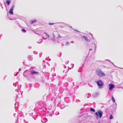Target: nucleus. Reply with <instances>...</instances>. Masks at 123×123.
I'll list each match as a JSON object with an SVG mask.
<instances>
[{
	"label": "nucleus",
	"instance_id": "40",
	"mask_svg": "<svg viewBox=\"0 0 123 123\" xmlns=\"http://www.w3.org/2000/svg\"><path fill=\"white\" fill-rule=\"evenodd\" d=\"M114 66L115 67H117V68H118V67H117V66H116L115 65H114Z\"/></svg>",
	"mask_w": 123,
	"mask_h": 123
},
{
	"label": "nucleus",
	"instance_id": "13",
	"mask_svg": "<svg viewBox=\"0 0 123 123\" xmlns=\"http://www.w3.org/2000/svg\"><path fill=\"white\" fill-rule=\"evenodd\" d=\"M23 92L21 91L18 92V94L20 95L19 97H20L21 96V95L23 93Z\"/></svg>",
	"mask_w": 123,
	"mask_h": 123
},
{
	"label": "nucleus",
	"instance_id": "4",
	"mask_svg": "<svg viewBox=\"0 0 123 123\" xmlns=\"http://www.w3.org/2000/svg\"><path fill=\"white\" fill-rule=\"evenodd\" d=\"M14 5H13L11 8L10 10L9 11V13L11 15L13 14V10L14 8Z\"/></svg>",
	"mask_w": 123,
	"mask_h": 123
},
{
	"label": "nucleus",
	"instance_id": "48",
	"mask_svg": "<svg viewBox=\"0 0 123 123\" xmlns=\"http://www.w3.org/2000/svg\"><path fill=\"white\" fill-rule=\"evenodd\" d=\"M95 49H96V47H95Z\"/></svg>",
	"mask_w": 123,
	"mask_h": 123
},
{
	"label": "nucleus",
	"instance_id": "43",
	"mask_svg": "<svg viewBox=\"0 0 123 123\" xmlns=\"http://www.w3.org/2000/svg\"><path fill=\"white\" fill-rule=\"evenodd\" d=\"M98 123H100L99 121H98Z\"/></svg>",
	"mask_w": 123,
	"mask_h": 123
},
{
	"label": "nucleus",
	"instance_id": "45",
	"mask_svg": "<svg viewBox=\"0 0 123 123\" xmlns=\"http://www.w3.org/2000/svg\"><path fill=\"white\" fill-rule=\"evenodd\" d=\"M73 84L74 85V82L73 83Z\"/></svg>",
	"mask_w": 123,
	"mask_h": 123
},
{
	"label": "nucleus",
	"instance_id": "38",
	"mask_svg": "<svg viewBox=\"0 0 123 123\" xmlns=\"http://www.w3.org/2000/svg\"><path fill=\"white\" fill-rule=\"evenodd\" d=\"M74 30L75 31H77L78 32H79V31H77V30Z\"/></svg>",
	"mask_w": 123,
	"mask_h": 123
},
{
	"label": "nucleus",
	"instance_id": "16",
	"mask_svg": "<svg viewBox=\"0 0 123 123\" xmlns=\"http://www.w3.org/2000/svg\"><path fill=\"white\" fill-rule=\"evenodd\" d=\"M98 95V93H95L93 95V96L94 97H97Z\"/></svg>",
	"mask_w": 123,
	"mask_h": 123
},
{
	"label": "nucleus",
	"instance_id": "31",
	"mask_svg": "<svg viewBox=\"0 0 123 123\" xmlns=\"http://www.w3.org/2000/svg\"><path fill=\"white\" fill-rule=\"evenodd\" d=\"M49 24L50 25H52L54 24V23H49Z\"/></svg>",
	"mask_w": 123,
	"mask_h": 123
},
{
	"label": "nucleus",
	"instance_id": "51",
	"mask_svg": "<svg viewBox=\"0 0 123 123\" xmlns=\"http://www.w3.org/2000/svg\"><path fill=\"white\" fill-rule=\"evenodd\" d=\"M58 114H59V112H58Z\"/></svg>",
	"mask_w": 123,
	"mask_h": 123
},
{
	"label": "nucleus",
	"instance_id": "30",
	"mask_svg": "<svg viewBox=\"0 0 123 123\" xmlns=\"http://www.w3.org/2000/svg\"><path fill=\"white\" fill-rule=\"evenodd\" d=\"M33 53L35 54H37V52H34V51L33 52Z\"/></svg>",
	"mask_w": 123,
	"mask_h": 123
},
{
	"label": "nucleus",
	"instance_id": "22",
	"mask_svg": "<svg viewBox=\"0 0 123 123\" xmlns=\"http://www.w3.org/2000/svg\"><path fill=\"white\" fill-rule=\"evenodd\" d=\"M74 65V64H71V68H69L70 69H71L73 67Z\"/></svg>",
	"mask_w": 123,
	"mask_h": 123
},
{
	"label": "nucleus",
	"instance_id": "27",
	"mask_svg": "<svg viewBox=\"0 0 123 123\" xmlns=\"http://www.w3.org/2000/svg\"><path fill=\"white\" fill-rule=\"evenodd\" d=\"M51 40H53V41H55V38H54L53 37V38H51Z\"/></svg>",
	"mask_w": 123,
	"mask_h": 123
},
{
	"label": "nucleus",
	"instance_id": "8",
	"mask_svg": "<svg viewBox=\"0 0 123 123\" xmlns=\"http://www.w3.org/2000/svg\"><path fill=\"white\" fill-rule=\"evenodd\" d=\"M31 73L32 74H39V73L37 72H36L34 70H32L31 71Z\"/></svg>",
	"mask_w": 123,
	"mask_h": 123
},
{
	"label": "nucleus",
	"instance_id": "12",
	"mask_svg": "<svg viewBox=\"0 0 123 123\" xmlns=\"http://www.w3.org/2000/svg\"><path fill=\"white\" fill-rule=\"evenodd\" d=\"M43 39H40L38 41H37V42L38 43H40L43 42Z\"/></svg>",
	"mask_w": 123,
	"mask_h": 123
},
{
	"label": "nucleus",
	"instance_id": "14",
	"mask_svg": "<svg viewBox=\"0 0 123 123\" xmlns=\"http://www.w3.org/2000/svg\"><path fill=\"white\" fill-rule=\"evenodd\" d=\"M65 107V106L64 104H63L60 105V108L61 109H63Z\"/></svg>",
	"mask_w": 123,
	"mask_h": 123
},
{
	"label": "nucleus",
	"instance_id": "47",
	"mask_svg": "<svg viewBox=\"0 0 123 123\" xmlns=\"http://www.w3.org/2000/svg\"><path fill=\"white\" fill-rule=\"evenodd\" d=\"M121 68V69H123V68Z\"/></svg>",
	"mask_w": 123,
	"mask_h": 123
},
{
	"label": "nucleus",
	"instance_id": "20",
	"mask_svg": "<svg viewBox=\"0 0 123 123\" xmlns=\"http://www.w3.org/2000/svg\"><path fill=\"white\" fill-rule=\"evenodd\" d=\"M21 31L22 32H23L24 33L25 32H26V31L24 29H22Z\"/></svg>",
	"mask_w": 123,
	"mask_h": 123
},
{
	"label": "nucleus",
	"instance_id": "42",
	"mask_svg": "<svg viewBox=\"0 0 123 123\" xmlns=\"http://www.w3.org/2000/svg\"><path fill=\"white\" fill-rule=\"evenodd\" d=\"M15 114H15L14 113V117H15Z\"/></svg>",
	"mask_w": 123,
	"mask_h": 123
},
{
	"label": "nucleus",
	"instance_id": "29",
	"mask_svg": "<svg viewBox=\"0 0 123 123\" xmlns=\"http://www.w3.org/2000/svg\"><path fill=\"white\" fill-rule=\"evenodd\" d=\"M52 35H53V37L54 38H55V35H54V33H52Z\"/></svg>",
	"mask_w": 123,
	"mask_h": 123
},
{
	"label": "nucleus",
	"instance_id": "1",
	"mask_svg": "<svg viewBox=\"0 0 123 123\" xmlns=\"http://www.w3.org/2000/svg\"><path fill=\"white\" fill-rule=\"evenodd\" d=\"M96 74L100 77H102L105 75V74L102 71L99 70H98L96 71Z\"/></svg>",
	"mask_w": 123,
	"mask_h": 123
},
{
	"label": "nucleus",
	"instance_id": "19",
	"mask_svg": "<svg viewBox=\"0 0 123 123\" xmlns=\"http://www.w3.org/2000/svg\"><path fill=\"white\" fill-rule=\"evenodd\" d=\"M90 110L91 111H92L94 112H95V110L92 108Z\"/></svg>",
	"mask_w": 123,
	"mask_h": 123
},
{
	"label": "nucleus",
	"instance_id": "26",
	"mask_svg": "<svg viewBox=\"0 0 123 123\" xmlns=\"http://www.w3.org/2000/svg\"><path fill=\"white\" fill-rule=\"evenodd\" d=\"M80 101L79 99H77L76 100V101L77 103H78L80 102Z\"/></svg>",
	"mask_w": 123,
	"mask_h": 123
},
{
	"label": "nucleus",
	"instance_id": "32",
	"mask_svg": "<svg viewBox=\"0 0 123 123\" xmlns=\"http://www.w3.org/2000/svg\"><path fill=\"white\" fill-rule=\"evenodd\" d=\"M23 75H24V76L26 78H27V76L26 75H25L24 74V73H23Z\"/></svg>",
	"mask_w": 123,
	"mask_h": 123
},
{
	"label": "nucleus",
	"instance_id": "36",
	"mask_svg": "<svg viewBox=\"0 0 123 123\" xmlns=\"http://www.w3.org/2000/svg\"><path fill=\"white\" fill-rule=\"evenodd\" d=\"M69 62V61H67L66 62V63L67 64H68Z\"/></svg>",
	"mask_w": 123,
	"mask_h": 123
},
{
	"label": "nucleus",
	"instance_id": "28",
	"mask_svg": "<svg viewBox=\"0 0 123 123\" xmlns=\"http://www.w3.org/2000/svg\"><path fill=\"white\" fill-rule=\"evenodd\" d=\"M61 36H60L59 35H58V36L57 37V38H59L60 37H61Z\"/></svg>",
	"mask_w": 123,
	"mask_h": 123
},
{
	"label": "nucleus",
	"instance_id": "46",
	"mask_svg": "<svg viewBox=\"0 0 123 123\" xmlns=\"http://www.w3.org/2000/svg\"><path fill=\"white\" fill-rule=\"evenodd\" d=\"M90 34L92 35V34L90 33Z\"/></svg>",
	"mask_w": 123,
	"mask_h": 123
},
{
	"label": "nucleus",
	"instance_id": "23",
	"mask_svg": "<svg viewBox=\"0 0 123 123\" xmlns=\"http://www.w3.org/2000/svg\"><path fill=\"white\" fill-rule=\"evenodd\" d=\"M69 44V43L67 41L66 42L65 44L66 45H68Z\"/></svg>",
	"mask_w": 123,
	"mask_h": 123
},
{
	"label": "nucleus",
	"instance_id": "33",
	"mask_svg": "<svg viewBox=\"0 0 123 123\" xmlns=\"http://www.w3.org/2000/svg\"><path fill=\"white\" fill-rule=\"evenodd\" d=\"M18 72H17V74H16L15 75H14V76H17V75H18Z\"/></svg>",
	"mask_w": 123,
	"mask_h": 123
},
{
	"label": "nucleus",
	"instance_id": "9",
	"mask_svg": "<svg viewBox=\"0 0 123 123\" xmlns=\"http://www.w3.org/2000/svg\"><path fill=\"white\" fill-rule=\"evenodd\" d=\"M83 38H84L85 40L87 42H89L90 41L88 39L86 36H82Z\"/></svg>",
	"mask_w": 123,
	"mask_h": 123
},
{
	"label": "nucleus",
	"instance_id": "41",
	"mask_svg": "<svg viewBox=\"0 0 123 123\" xmlns=\"http://www.w3.org/2000/svg\"><path fill=\"white\" fill-rule=\"evenodd\" d=\"M21 85H19V86L20 87V88H21Z\"/></svg>",
	"mask_w": 123,
	"mask_h": 123
},
{
	"label": "nucleus",
	"instance_id": "5",
	"mask_svg": "<svg viewBox=\"0 0 123 123\" xmlns=\"http://www.w3.org/2000/svg\"><path fill=\"white\" fill-rule=\"evenodd\" d=\"M48 114L50 116L54 114V112L53 110H49L48 111Z\"/></svg>",
	"mask_w": 123,
	"mask_h": 123
},
{
	"label": "nucleus",
	"instance_id": "24",
	"mask_svg": "<svg viewBox=\"0 0 123 123\" xmlns=\"http://www.w3.org/2000/svg\"><path fill=\"white\" fill-rule=\"evenodd\" d=\"M29 114L31 116L33 115V112H32L31 113H29Z\"/></svg>",
	"mask_w": 123,
	"mask_h": 123
},
{
	"label": "nucleus",
	"instance_id": "21",
	"mask_svg": "<svg viewBox=\"0 0 123 123\" xmlns=\"http://www.w3.org/2000/svg\"><path fill=\"white\" fill-rule=\"evenodd\" d=\"M113 118V117L112 115H110L109 117L110 119H112Z\"/></svg>",
	"mask_w": 123,
	"mask_h": 123
},
{
	"label": "nucleus",
	"instance_id": "50",
	"mask_svg": "<svg viewBox=\"0 0 123 123\" xmlns=\"http://www.w3.org/2000/svg\"><path fill=\"white\" fill-rule=\"evenodd\" d=\"M71 27V28H72V27L71 26V27Z\"/></svg>",
	"mask_w": 123,
	"mask_h": 123
},
{
	"label": "nucleus",
	"instance_id": "3",
	"mask_svg": "<svg viewBox=\"0 0 123 123\" xmlns=\"http://www.w3.org/2000/svg\"><path fill=\"white\" fill-rule=\"evenodd\" d=\"M98 85L99 87H101L103 85V82L101 80H98L97 82Z\"/></svg>",
	"mask_w": 123,
	"mask_h": 123
},
{
	"label": "nucleus",
	"instance_id": "25",
	"mask_svg": "<svg viewBox=\"0 0 123 123\" xmlns=\"http://www.w3.org/2000/svg\"><path fill=\"white\" fill-rule=\"evenodd\" d=\"M55 69L54 68H52L51 69V71L52 72H53L54 71Z\"/></svg>",
	"mask_w": 123,
	"mask_h": 123
},
{
	"label": "nucleus",
	"instance_id": "18",
	"mask_svg": "<svg viewBox=\"0 0 123 123\" xmlns=\"http://www.w3.org/2000/svg\"><path fill=\"white\" fill-rule=\"evenodd\" d=\"M112 100L114 102H115V100L113 97H112Z\"/></svg>",
	"mask_w": 123,
	"mask_h": 123
},
{
	"label": "nucleus",
	"instance_id": "6",
	"mask_svg": "<svg viewBox=\"0 0 123 123\" xmlns=\"http://www.w3.org/2000/svg\"><path fill=\"white\" fill-rule=\"evenodd\" d=\"M109 89L110 90H112L113 88L115 87V86L114 85L112 84H110L109 85Z\"/></svg>",
	"mask_w": 123,
	"mask_h": 123
},
{
	"label": "nucleus",
	"instance_id": "17",
	"mask_svg": "<svg viewBox=\"0 0 123 123\" xmlns=\"http://www.w3.org/2000/svg\"><path fill=\"white\" fill-rule=\"evenodd\" d=\"M36 20H33V21H31V24H33L35 22H36Z\"/></svg>",
	"mask_w": 123,
	"mask_h": 123
},
{
	"label": "nucleus",
	"instance_id": "37",
	"mask_svg": "<svg viewBox=\"0 0 123 123\" xmlns=\"http://www.w3.org/2000/svg\"><path fill=\"white\" fill-rule=\"evenodd\" d=\"M21 69L19 68L18 70L19 71H21Z\"/></svg>",
	"mask_w": 123,
	"mask_h": 123
},
{
	"label": "nucleus",
	"instance_id": "10",
	"mask_svg": "<svg viewBox=\"0 0 123 123\" xmlns=\"http://www.w3.org/2000/svg\"><path fill=\"white\" fill-rule=\"evenodd\" d=\"M28 59L30 61H32L33 59V58L32 56L30 55H29L28 56Z\"/></svg>",
	"mask_w": 123,
	"mask_h": 123
},
{
	"label": "nucleus",
	"instance_id": "2",
	"mask_svg": "<svg viewBox=\"0 0 123 123\" xmlns=\"http://www.w3.org/2000/svg\"><path fill=\"white\" fill-rule=\"evenodd\" d=\"M95 114L96 116L97 119H98L99 116V118H101L103 114V112L101 110H98V112L95 113Z\"/></svg>",
	"mask_w": 123,
	"mask_h": 123
},
{
	"label": "nucleus",
	"instance_id": "35",
	"mask_svg": "<svg viewBox=\"0 0 123 123\" xmlns=\"http://www.w3.org/2000/svg\"><path fill=\"white\" fill-rule=\"evenodd\" d=\"M107 60V61H108L110 62H111L110 60H109L108 59H107V60Z\"/></svg>",
	"mask_w": 123,
	"mask_h": 123
},
{
	"label": "nucleus",
	"instance_id": "44",
	"mask_svg": "<svg viewBox=\"0 0 123 123\" xmlns=\"http://www.w3.org/2000/svg\"><path fill=\"white\" fill-rule=\"evenodd\" d=\"M90 86V87H92V86H91V85Z\"/></svg>",
	"mask_w": 123,
	"mask_h": 123
},
{
	"label": "nucleus",
	"instance_id": "15",
	"mask_svg": "<svg viewBox=\"0 0 123 123\" xmlns=\"http://www.w3.org/2000/svg\"><path fill=\"white\" fill-rule=\"evenodd\" d=\"M43 33L45 34L46 35V37H47L48 38L49 37V36L48 34H47V33L45 32H43Z\"/></svg>",
	"mask_w": 123,
	"mask_h": 123
},
{
	"label": "nucleus",
	"instance_id": "49",
	"mask_svg": "<svg viewBox=\"0 0 123 123\" xmlns=\"http://www.w3.org/2000/svg\"><path fill=\"white\" fill-rule=\"evenodd\" d=\"M91 50V49H90V50Z\"/></svg>",
	"mask_w": 123,
	"mask_h": 123
},
{
	"label": "nucleus",
	"instance_id": "39",
	"mask_svg": "<svg viewBox=\"0 0 123 123\" xmlns=\"http://www.w3.org/2000/svg\"><path fill=\"white\" fill-rule=\"evenodd\" d=\"M111 62L112 64L114 66L115 65L113 64V63L112 62Z\"/></svg>",
	"mask_w": 123,
	"mask_h": 123
},
{
	"label": "nucleus",
	"instance_id": "11",
	"mask_svg": "<svg viewBox=\"0 0 123 123\" xmlns=\"http://www.w3.org/2000/svg\"><path fill=\"white\" fill-rule=\"evenodd\" d=\"M6 3L8 5H10L11 2V0H7L6 1Z\"/></svg>",
	"mask_w": 123,
	"mask_h": 123
},
{
	"label": "nucleus",
	"instance_id": "7",
	"mask_svg": "<svg viewBox=\"0 0 123 123\" xmlns=\"http://www.w3.org/2000/svg\"><path fill=\"white\" fill-rule=\"evenodd\" d=\"M47 119L45 117H42L41 121L43 123H45L47 121Z\"/></svg>",
	"mask_w": 123,
	"mask_h": 123
},
{
	"label": "nucleus",
	"instance_id": "34",
	"mask_svg": "<svg viewBox=\"0 0 123 123\" xmlns=\"http://www.w3.org/2000/svg\"><path fill=\"white\" fill-rule=\"evenodd\" d=\"M43 39H47V38H45L43 37Z\"/></svg>",
	"mask_w": 123,
	"mask_h": 123
}]
</instances>
